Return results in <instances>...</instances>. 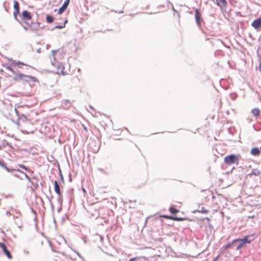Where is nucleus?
Returning <instances> with one entry per match:
<instances>
[{
    "label": "nucleus",
    "instance_id": "1",
    "mask_svg": "<svg viewBox=\"0 0 261 261\" xmlns=\"http://www.w3.org/2000/svg\"><path fill=\"white\" fill-rule=\"evenodd\" d=\"M14 80L15 81H22L24 83H29L31 82L33 83L38 81L37 79L32 75H25L21 73H17V74L15 75Z\"/></svg>",
    "mask_w": 261,
    "mask_h": 261
},
{
    "label": "nucleus",
    "instance_id": "2",
    "mask_svg": "<svg viewBox=\"0 0 261 261\" xmlns=\"http://www.w3.org/2000/svg\"><path fill=\"white\" fill-rule=\"evenodd\" d=\"M240 155L236 154H230L224 157V162L228 165H231L236 164H239V158Z\"/></svg>",
    "mask_w": 261,
    "mask_h": 261
},
{
    "label": "nucleus",
    "instance_id": "3",
    "mask_svg": "<svg viewBox=\"0 0 261 261\" xmlns=\"http://www.w3.org/2000/svg\"><path fill=\"white\" fill-rule=\"evenodd\" d=\"M194 17L197 26L201 29L202 24L204 23V21L202 17L201 13L197 9H195Z\"/></svg>",
    "mask_w": 261,
    "mask_h": 261
},
{
    "label": "nucleus",
    "instance_id": "4",
    "mask_svg": "<svg viewBox=\"0 0 261 261\" xmlns=\"http://www.w3.org/2000/svg\"><path fill=\"white\" fill-rule=\"evenodd\" d=\"M234 240H233L232 241L228 242L227 244L223 245L219 250L220 254H224L226 253V250L229 249L234 248Z\"/></svg>",
    "mask_w": 261,
    "mask_h": 261
},
{
    "label": "nucleus",
    "instance_id": "5",
    "mask_svg": "<svg viewBox=\"0 0 261 261\" xmlns=\"http://www.w3.org/2000/svg\"><path fill=\"white\" fill-rule=\"evenodd\" d=\"M14 12H13V16L14 19L19 21L17 18V15L19 14V3L17 1H14Z\"/></svg>",
    "mask_w": 261,
    "mask_h": 261
},
{
    "label": "nucleus",
    "instance_id": "6",
    "mask_svg": "<svg viewBox=\"0 0 261 261\" xmlns=\"http://www.w3.org/2000/svg\"><path fill=\"white\" fill-rule=\"evenodd\" d=\"M0 247L2 249L3 251L9 259L12 258V256L10 251L7 249V246L4 242H0Z\"/></svg>",
    "mask_w": 261,
    "mask_h": 261
},
{
    "label": "nucleus",
    "instance_id": "7",
    "mask_svg": "<svg viewBox=\"0 0 261 261\" xmlns=\"http://www.w3.org/2000/svg\"><path fill=\"white\" fill-rule=\"evenodd\" d=\"M251 26L256 31L259 30L261 28V17L254 19L251 23Z\"/></svg>",
    "mask_w": 261,
    "mask_h": 261
},
{
    "label": "nucleus",
    "instance_id": "8",
    "mask_svg": "<svg viewBox=\"0 0 261 261\" xmlns=\"http://www.w3.org/2000/svg\"><path fill=\"white\" fill-rule=\"evenodd\" d=\"M234 248L236 250H239L241 248L245 247V246L243 245L240 240V238H236L234 239Z\"/></svg>",
    "mask_w": 261,
    "mask_h": 261
},
{
    "label": "nucleus",
    "instance_id": "9",
    "mask_svg": "<svg viewBox=\"0 0 261 261\" xmlns=\"http://www.w3.org/2000/svg\"><path fill=\"white\" fill-rule=\"evenodd\" d=\"M252 236H253V234L246 235L243 238H240V240L241 241V243L243 244L244 245L246 246L247 244H250L253 240V239H249V237Z\"/></svg>",
    "mask_w": 261,
    "mask_h": 261
},
{
    "label": "nucleus",
    "instance_id": "10",
    "mask_svg": "<svg viewBox=\"0 0 261 261\" xmlns=\"http://www.w3.org/2000/svg\"><path fill=\"white\" fill-rule=\"evenodd\" d=\"M61 106L62 108L67 110L72 105V102L68 99H63L61 101Z\"/></svg>",
    "mask_w": 261,
    "mask_h": 261
},
{
    "label": "nucleus",
    "instance_id": "11",
    "mask_svg": "<svg viewBox=\"0 0 261 261\" xmlns=\"http://www.w3.org/2000/svg\"><path fill=\"white\" fill-rule=\"evenodd\" d=\"M96 141L93 140L91 143H90V147L91 148L94 152H97L100 148V144H96Z\"/></svg>",
    "mask_w": 261,
    "mask_h": 261
},
{
    "label": "nucleus",
    "instance_id": "12",
    "mask_svg": "<svg viewBox=\"0 0 261 261\" xmlns=\"http://www.w3.org/2000/svg\"><path fill=\"white\" fill-rule=\"evenodd\" d=\"M22 17L24 21L30 20L32 19L31 13L27 10H24L22 12Z\"/></svg>",
    "mask_w": 261,
    "mask_h": 261
},
{
    "label": "nucleus",
    "instance_id": "13",
    "mask_svg": "<svg viewBox=\"0 0 261 261\" xmlns=\"http://www.w3.org/2000/svg\"><path fill=\"white\" fill-rule=\"evenodd\" d=\"M9 61L11 62V65L12 66H15L17 65L28 66L27 64L23 62L18 60H13L12 58L9 59Z\"/></svg>",
    "mask_w": 261,
    "mask_h": 261
},
{
    "label": "nucleus",
    "instance_id": "14",
    "mask_svg": "<svg viewBox=\"0 0 261 261\" xmlns=\"http://www.w3.org/2000/svg\"><path fill=\"white\" fill-rule=\"evenodd\" d=\"M69 3H67V1H65L62 6L58 10V13L61 14L63 13L67 8Z\"/></svg>",
    "mask_w": 261,
    "mask_h": 261
},
{
    "label": "nucleus",
    "instance_id": "15",
    "mask_svg": "<svg viewBox=\"0 0 261 261\" xmlns=\"http://www.w3.org/2000/svg\"><path fill=\"white\" fill-rule=\"evenodd\" d=\"M3 66L6 68L10 71L12 74H13V79H14V77H15V75L17 74V72L12 68V65H11V64L9 65L8 63H5V64L3 65Z\"/></svg>",
    "mask_w": 261,
    "mask_h": 261
},
{
    "label": "nucleus",
    "instance_id": "16",
    "mask_svg": "<svg viewBox=\"0 0 261 261\" xmlns=\"http://www.w3.org/2000/svg\"><path fill=\"white\" fill-rule=\"evenodd\" d=\"M250 153L252 155L254 156H258L260 153V151L259 148L257 147H253Z\"/></svg>",
    "mask_w": 261,
    "mask_h": 261
},
{
    "label": "nucleus",
    "instance_id": "17",
    "mask_svg": "<svg viewBox=\"0 0 261 261\" xmlns=\"http://www.w3.org/2000/svg\"><path fill=\"white\" fill-rule=\"evenodd\" d=\"M54 190L55 192L58 194L60 195L61 193L60 188V184L57 180L54 181Z\"/></svg>",
    "mask_w": 261,
    "mask_h": 261
},
{
    "label": "nucleus",
    "instance_id": "18",
    "mask_svg": "<svg viewBox=\"0 0 261 261\" xmlns=\"http://www.w3.org/2000/svg\"><path fill=\"white\" fill-rule=\"evenodd\" d=\"M38 180V179L37 178L33 177L31 178V180L29 181L31 183L35 189H37L39 187Z\"/></svg>",
    "mask_w": 261,
    "mask_h": 261
},
{
    "label": "nucleus",
    "instance_id": "19",
    "mask_svg": "<svg viewBox=\"0 0 261 261\" xmlns=\"http://www.w3.org/2000/svg\"><path fill=\"white\" fill-rule=\"evenodd\" d=\"M57 201L58 205L60 206V209H62V203H63V195L62 194L60 195H58V197L57 198Z\"/></svg>",
    "mask_w": 261,
    "mask_h": 261
},
{
    "label": "nucleus",
    "instance_id": "20",
    "mask_svg": "<svg viewBox=\"0 0 261 261\" xmlns=\"http://www.w3.org/2000/svg\"><path fill=\"white\" fill-rule=\"evenodd\" d=\"M40 26V23L38 22L32 23L30 25V27L32 30L37 31L38 30Z\"/></svg>",
    "mask_w": 261,
    "mask_h": 261
},
{
    "label": "nucleus",
    "instance_id": "21",
    "mask_svg": "<svg viewBox=\"0 0 261 261\" xmlns=\"http://www.w3.org/2000/svg\"><path fill=\"white\" fill-rule=\"evenodd\" d=\"M67 22H68V20H67V19H65L63 24H62V25H57L55 27H54V28H53L51 29V30L53 31L54 30L57 29H63V28L65 27V24H66V23H67Z\"/></svg>",
    "mask_w": 261,
    "mask_h": 261
},
{
    "label": "nucleus",
    "instance_id": "22",
    "mask_svg": "<svg viewBox=\"0 0 261 261\" xmlns=\"http://www.w3.org/2000/svg\"><path fill=\"white\" fill-rule=\"evenodd\" d=\"M170 220L176 221H182L186 220H188L187 218L177 217L175 216L170 217Z\"/></svg>",
    "mask_w": 261,
    "mask_h": 261
},
{
    "label": "nucleus",
    "instance_id": "23",
    "mask_svg": "<svg viewBox=\"0 0 261 261\" xmlns=\"http://www.w3.org/2000/svg\"><path fill=\"white\" fill-rule=\"evenodd\" d=\"M169 212L173 215H175L179 212V210L175 208L174 206H171L169 207Z\"/></svg>",
    "mask_w": 261,
    "mask_h": 261
},
{
    "label": "nucleus",
    "instance_id": "24",
    "mask_svg": "<svg viewBox=\"0 0 261 261\" xmlns=\"http://www.w3.org/2000/svg\"><path fill=\"white\" fill-rule=\"evenodd\" d=\"M196 212H198L202 214H205L207 213L208 212V211L206 210L204 206H201L200 209L195 210L193 212V213H195Z\"/></svg>",
    "mask_w": 261,
    "mask_h": 261
},
{
    "label": "nucleus",
    "instance_id": "25",
    "mask_svg": "<svg viewBox=\"0 0 261 261\" xmlns=\"http://www.w3.org/2000/svg\"><path fill=\"white\" fill-rule=\"evenodd\" d=\"M54 20V18L53 16L47 14L46 15V21L47 23H52Z\"/></svg>",
    "mask_w": 261,
    "mask_h": 261
},
{
    "label": "nucleus",
    "instance_id": "26",
    "mask_svg": "<svg viewBox=\"0 0 261 261\" xmlns=\"http://www.w3.org/2000/svg\"><path fill=\"white\" fill-rule=\"evenodd\" d=\"M2 145L4 147L6 146H9L11 148H13L12 144L11 143L8 142L6 140L4 139L2 141Z\"/></svg>",
    "mask_w": 261,
    "mask_h": 261
},
{
    "label": "nucleus",
    "instance_id": "27",
    "mask_svg": "<svg viewBox=\"0 0 261 261\" xmlns=\"http://www.w3.org/2000/svg\"><path fill=\"white\" fill-rule=\"evenodd\" d=\"M252 113L254 116H257L259 114L260 110L257 108H255L252 110Z\"/></svg>",
    "mask_w": 261,
    "mask_h": 261
},
{
    "label": "nucleus",
    "instance_id": "28",
    "mask_svg": "<svg viewBox=\"0 0 261 261\" xmlns=\"http://www.w3.org/2000/svg\"><path fill=\"white\" fill-rule=\"evenodd\" d=\"M260 174V172L257 169H253L252 170L251 174H253L255 176H257Z\"/></svg>",
    "mask_w": 261,
    "mask_h": 261
},
{
    "label": "nucleus",
    "instance_id": "29",
    "mask_svg": "<svg viewBox=\"0 0 261 261\" xmlns=\"http://www.w3.org/2000/svg\"><path fill=\"white\" fill-rule=\"evenodd\" d=\"M3 168L6 169L8 172H10V171H12V168H9V167L6 166V164L4 163L1 166Z\"/></svg>",
    "mask_w": 261,
    "mask_h": 261
},
{
    "label": "nucleus",
    "instance_id": "30",
    "mask_svg": "<svg viewBox=\"0 0 261 261\" xmlns=\"http://www.w3.org/2000/svg\"><path fill=\"white\" fill-rule=\"evenodd\" d=\"M12 170L11 171H10V173H11L12 174H13V173L14 172H19V173H21L22 174H23L24 173V172L21 171L20 169H12Z\"/></svg>",
    "mask_w": 261,
    "mask_h": 261
},
{
    "label": "nucleus",
    "instance_id": "31",
    "mask_svg": "<svg viewBox=\"0 0 261 261\" xmlns=\"http://www.w3.org/2000/svg\"><path fill=\"white\" fill-rule=\"evenodd\" d=\"M64 69V67H60L59 66L58 67V70L56 72L58 74H60V73H62V74H64L63 73V69Z\"/></svg>",
    "mask_w": 261,
    "mask_h": 261
},
{
    "label": "nucleus",
    "instance_id": "32",
    "mask_svg": "<svg viewBox=\"0 0 261 261\" xmlns=\"http://www.w3.org/2000/svg\"><path fill=\"white\" fill-rule=\"evenodd\" d=\"M219 3H221L222 5L224 7H226L227 5V2L226 0H218Z\"/></svg>",
    "mask_w": 261,
    "mask_h": 261
},
{
    "label": "nucleus",
    "instance_id": "33",
    "mask_svg": "<svg viewBox=\"0 0 261 261\" xmlns=\"http://www.w3.org/2000/svg\"><path fill=\"white\" fill-rule=\"evenodd\" d=\"M18 166L22 169H23L24 170H25V171H27V170H29V168L28 167H27L26 166H25L23 164H19L18 165Z\"/></svg>",
    "mask_w": 261,
    "mask_h": 261
},
{
    "label": "nucleus",
    "instance_id": "34",
    "mask_svg": "<svg viewBox=\"0 0 261 261\" xmlns=\"http://www.w3.org/2000/svg\"><path fill=\"white\" fill-rule=\"evenodd\" d=\"M59 174H60V179H61V181L63 183H64V177H63V176L62 174L60 168H59Z\"/></svg>",
    "mask_w": 261,
    "mask_h": 261
},
{
    "label": "nucleus",
    "instance_id": "35",
    "mask_svg": "<svg viewBox=\"0 0 261 261\" xmlns=\"http://www.w3.org/2000/svg\"><path fill=\"white\" fill-rule=\"evenodd\" d=\"M207 225H208V227L211 231L214 230V227L212 224H211L210 223H208Z\"/></svg>",
    "mask_w": 261,
    "mask_h": 261
},
{
    "label": "nucleus",
    "instance_id": "36",
    "mask_svg": "<svg viewBox=\"0 0 261 261\" xmlns=\"http://www.w3.org/2000/svg\"><path fill=\"white\" fill-rule=\"evenodd\" d=\"M25 178L28 180V181H31V178H30L25 172H24V173L23 174Z\"/></svg>",
    "mask_w": 261,
    "mask_h": 261
},
{
    "label": "nucleus",
    "instance_id": "37",
    "mask_svg": "<svg viewBox=\"0 0 261 261\" xmlns=\"http://www.w3.org/2000/svg\"><path fill=\"white\" fill-rule=\"evenodd\" d=\"M237 96V95L236 93H231V99L233 100L235 99Z\"/></svg>",
    "mask_w": 261,
    "mask_h": 261
},
{
    "label": "nucleus",
    "instance_id": "38",
    "mask_svg": "<svg viewBox=\"0 0 261 261\" xmlns=\"http://www.w3.org/2000/svg\"><path fill=\"white\" fill-rule=\"evenodd\" d=\"M172 10L174 11V12H176L177 14L178 17H180V15H179V12L174 9V7L173 6H172Z\"/></svg>",
    "mask_w": 261,
    "mask_h": 261
},
{
    "label": "nucleus",
    "instance_id": "39",
    "mask_svg": "<svg viewBox=\"0 0 261 261\" xmlns=\"http://www.w3.org/2000/svg\"><path fill=\"white\" fill-rule=\"evenodd\" d=\"M170 217H173V216H168V215H163V216H162V217L165 218H167V219H170Z\"/></svg>",
    "mask_w": 261,
    "mask_h": 261
},
{
    "label": "nucleus",
    "instance_id": "40",
    "mask_svg": "<svg viewBox=\"0 0 261 261\" xmlns=\"http://www.w3.org/2000/svg\"><path fill=\"white\" fill-rule=\"evenodd\" d=\"M83 129L86 132H88V128L84 124H83Z\"/></svg>",
    "mask_w": 261,
    "mask_h": 261
},
{
    "label": "nucleus",
    "instance_id": "41",
    "mask_svg": "<svg viewBox=\"0 0 261 261\" xmlns=\"http://www.w3.org/2000/svg\"><path fill=\"white\" fill-rule=\"evenodd\" d=\"M213 1H214V0H212ZM218 6H219L220 7H221V6L220 5V3L219 2L218 0H216V2L215 3Z\"/></svg>",
    "mask_w": 261,
    "mask_h": 261
},
{
    "label": "nucleus",
    "instance_id": "42",
    "mask_svg": "<svg viewBox=\"0 0 261 261\" xmlns=\"http://www.w3.org/2000/svg\"><path fill=\"white\" fill-rule=\"evenodd\" d=\"M47 198H48V200H49L50 204H51V207L53 208H54V206H53V204L52 203V202H51V198H49L48 197H47Z\"/></svg>",
    "mask_w": 261,
    "mask_h": 261
},
{
    "label": "nucleus",
    "instance_id": "43",
    "mask_svg": "<svg viewBox=\"0 0 261 261\" xmlns=\"http://www.w3.org/2000/svg\"><path fill=\"white\" fill-rule=\"evenodd\" d=\"M27 172H28V173H30L31 174H34V171H33V170H30V169H29V170H27Z\"/></svg>",
    "mask_w": 261,
    "mask_h": 261
},
{
    "label": "nucleus",
    "instance_id": "44",
    "mask_svg": "<svg viewBox=\"0 0 261 261\" xmlns=\"http://www.w3.org/2000/svg\"><path fill=\"white\" fill-rule=\"evenodd\" d=\"M204 219H205L207 221V223H210L211 219L208 217H205Z\"/></svg>",
    "mask_w": 261,
    "mask_h": 261
},
{
    "label": "nucleus",
    "instance_id": "45",
    "mask_svg": "<svg viewBox=\"0 0 261 261\" xmlns=\"http://www.w3.org/2000/svg\"><path fill=\"white\" fill-rule=\"evenodd\" d=\"M23 252L26 254H28L29 253V251L27 249L23 250Z\"/></svg>",
    "mask_w": 261,
    "mask_h": 261
},
{
    "label": "nucleus",
    "instance_id": "46",
    "mask_svg": "<svg viewBox=\"0 0 261 261\" xmlns=\"http://www.w3.org/2000/svg\"><path fill=\"white\" fill-rule=\"evenodd\" d=\"M220 52H221L220 50H217V51H216L215 53V56L218 55Z\"/></svg>",
    "mask_w": 261,
    "mask_h": 261
},
{
    "label": "nucleus",
    "instance_id": "47",
    "mask_svg": "<svg viewBox=\"0 0 261 261\" xmlns=\"http://www.w3.org/2000/svg\"><path fill=\"white\" fill-rule=\"evenodd\" d=\"M58 51V49L52 50L51 52H52L53 54L54 55L55 54L57 53Z\"/></svg>",
    "mask_w": 261,
    "mask_h": 261
},
{
    "label": "nucleus",
    "instance_id": "48",
    "mask_svg": "<svg viewBox=\"0 0 261 261\" xmlns=\"http://www.w3.org/2000/svg\"><path fill=\"white\" fill-rule=\"evenodd\" d=\"M16 172H14L13 173V174H12L14 176H15L16 177H17V178H19V175H18L17 174L15 173Z\"/></svg>",
    "mask_w": 261,
    "mask_h": 261
},
{
    "label": "nucleus",
    "instance_id": "49",
    "mask_svg": "<svg viewBox=\"0 0 261 261\" xmlns=\"http://www.w3.org/2000/svg\"><path fill=\"white\" fill-rule=\"evenodd\" d=\"M37 53H41V48H39L36 50Z\"/></svg>",
    "mask_w": 261,
    "mask_h": 261
},
{
    "label": "nucleus",
    "instance_id": "50",
    "mask_svg": "<svg viewBox=\"0 0 261 261\" xmlns=\"http://www.w3.org/2000/svg\"><path fill=\"white\" fill-rule=\"evenodd\" d=\"M31 212H32L33 213H34V214H36V211H35L33 208H31Z\"/></svg>",
    "mask_w": 261,
    "mask_h": 261
},
{
    "label": "nucleus",
    "instance_id": "51",
    "mask_svg": "<svg viewBox=\"0 0 261 261\" xmlns=\"http://www.w3.org/2000/svg\"><path fill=\"white\" fill-rule=\"evenodd\" d=\"M15 113H16V115L17 116H19L18 111V110L16 109H15Z\"/></svg>",
    "mask_w": 261,
    "mask_h": 261
},
{
    "label": "nucleus",
    "instance_id": "52",
    "mask_svg": "<svg viewBox=\"0 0 261 261\" xmlns=\"http://www.w3.org/2000/svg\"><path fill=\"white\" fill-rule=\"evenodd\" d=\"M82 191H83V192H84V193H86V190H85V189L84 188H83H83H82Z\"/></svg>",
    "mask_w": 261,
    "mask_h": 261
},
{
    "label": "nucleus",
    "instance_id": "53",
    "mask_svg": "<svg viewBox=\"0 0 261 261\" xmlns=\"http://www.w3.org/2000/svg\"><path fill=\"white\" fill-rule=\"evenodd\" d=\"M218 257H219V255H217V256H216V257L213 259V261H216Z\"/></svg>",
    "mask_w": 261,
    "mask_h": 261
},
{
    "label": "nucleus",
    "instance_id": "54",
    "mask_svg": "<svg viewBox=\"0 0 261 261\" xmlns=\"http://www.w3.org/2000/svg\"><path fill=\"white\" fill-rule=\"evenodd\" d=\"M19 119V118H18V119ZM15 123H16L17 125H19V123L18 120H17L16 122H15Z\"/></svg>",
    "mask_w": 261,
    "mask_h": 261
},
{
    "label": "nucleus",
    "instance_id": "55",
    "mask_svg": "<svg viewBox=\"0 0 261 261\" xmlns=\"http://www.w3.org/2000/svg\"><path fill=\"white\" fill-rule=\"evenodd\" d=\"M3 148H4V147L2 144L1 145H0V150H2Z\"/></svg>",
    "mask_w": 261,
    "mask_h": 261
},
{
    "label": "nucleus",
    "instance_id": "56",
    "mask_svg": "<svg viewBox=\"0 0 261 261\" xmlns=\"http://www.w3.org/2000/svg\"><path fill=\"white\" fill-rule=\"evenodd\" d=\"M5 162H4V161H2L0 163V166H1L2 165H3V163H4Z\"/></svg>",
    "mask_w": 261,
    "mask_h": 261
},
{
    "label": "nucleus",
    "instance_id": "57",
    "mask_svg": "<svg viewBox=\"0 0 261 261\" xmlns=\"http://www.w3.org/2000/svg\"><path fill=\"white\" fill-rule=\"evenodd\" d=\"M118 13H123V11H119L118 12H117Z\"/></svg>",
    "mask_w": 261,
    "mask_h": 261
},
{
    "label": "nucleus",
    "instance_id": "58",
    "mask_svg": "<svg viewBox=\"0 0 261 261\" xmlns=\"http://www.w3.org/2000/svg\"><path fill=\"white\" fill-rule=\"evenodd\" d=\"M49 47H50V45L49 44H47L46 45V48L47 49H48Z\"/></svg>",
    "mask_w": 261,
    "mask_h": 261
},
{
    "label": "nucleus",
    "instance_id": "59",
    "mask_svg": "<svg viewBox=\"0 0 261 261\" xmlns=\"http://www.w3.org/2000/svg\"><path fill=\"white\" fill-rule=\"evenodd\" d=\"M23 29H24L25 31L28 30V28H27V27H24H24H23Z\"/></svg>",
    "mask_w": 261,
    "mask_h": 261
},
{
    "label": "nucleus",
    "instance_id": "60",
    "mask_svg": "<svg viewBox=\"0 0 261 261\" xmlns=\"http://www.w3.org/2000/svg\"><path fill=\"white\" fill-rule=\"evenodd\" d=\"M89 108H90L91 109H92V110H93V109H93V107H92V106H89Z\"/></svg>",
    "mask_w": 261,
    "mask_h": 261
},
{
    "label": "nucleus",
    "instance_id": "61",
    "mask_svg": "<svg viewBox=\"0 0 261 261\" xmlns=\"http://www.w3.org/2000/svg\"><path fill=\"white\" fill-rule=\"evenodd\" d=\"M4 71L3 69H0V73H2Z\"/></svg>",
    "mask_w": 261,
    "mask_h": 261
},
{
    "label": "nucleus",
    "instance_id": "62",
    "mask_svg": "<svg viewBox=\"0 0 261 261\" xmlns=\"http://www.w3.org/2000/svg\"><path fill=\"white\" fill-rule=\"evenodd\" d=\"M70 0H65V1H67V3H70Z\"/></svg>",
    "mask_w": 261,
    "mask_h": 261
},
{
    "label": "nucleus",
    "instance_id": "63",
    "mask_svg": "<svg viewBox=\"0 0 261 261\" xmlns=\"http://www.w3.org/2000/svg\"><path fill=\"white\" fill-rule=\"evenodd\" d=\"M61 210V209H60V207H59V208H58V212H59L60 211V210Z\"/></svg>",
    "mask_w": 261,
    "mask_h": 261
},
{
    "label": "nucleus",
    "instance_id": "64",
    "mask_svg": "<svg viewBox=\"0 0 261 261\" xmlns=\"http://www.w3.org/2000/svg\"><path fill=\"white\" fill-rule=\"evenodd\" d=\"M22 116H24L26 118V117L24 116V114H22Z\"/></svg>",
    "mask_w": 261,
    "mask_h": 261
}]
</instances>
